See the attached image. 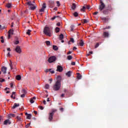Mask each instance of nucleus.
<instances>
[{"instance_id": "nucleus-29", "label": "nucleus", "mask_w": 128, "mask_h": 128, "mask_svg": "<svg viewBox=\"0 0 128 128\" xmlns=\"http://www.w3.org/2000/svg\"><path fill=\"white\" fill-rule=\"evenodd\" d=\"M32 32V30H28L26 32V34H28V36H30V32Z\"/></svg>"}, {"instance_id": "nucleus-60", "label": "nucleus", "mask_w": 128, "mask_h": 128, "mask_svg": "<svg viewBox=\"0 0 128 128\" xmlns=\"http://www.w3.org/2000/svg\"><path fill=\"white\" fill-rule=\"evenodd\" d=\"M77 48H76V47L74 46V47L73 48V50H77Z\"/></svg>"}, {"instance_id": "nucleus-57", "label": "nucleus", "mask_w": 128, "mask_h": 128, "mask_svg": "<svg viewBox=\"0 0 128 128\" xmlns=\"http://www.w3.org/2000/svg\"><path fill=\"white\" fill-rule=\"evenodd\" d=\"M24 96H25V94H22V95L20 96V97H21V98H24Z\"/></svg>"}, {"instance_id": "nucleus-14", "label": "nucleus", "mask_w": 128, "mask_h": 128, "mask_svg": "<svg viewBox=\"0 0 128 128\" xmlns=\"http://www.w3.org/2000/svg\"><path fill=\"white\" fill-rule=\"evenodd\" d=\"M50 72L51 74H54V70H52V69H46L45 70V72Z\"/></svg>"}, {"instance_id": "nucleus-38", "label": "nucleus", "mask_w": 128, "mask_h": 128, "mask_svg": "<svg viewBox=\"0 0 128 128\" xmlns=\"http://www.w3.org/2000/svg\"><path fill=\"white\" fill-rule=\"evenodd\" d=\"M6 7L8 8H12V4H6Z\"/></svg>"}, {"instance_id": "nucleus-47", "label": "nucleus", "mask_w": 128, "mask_h": 128, "mask_svg": "<svg viewBox=\"0 0 128 128\" xmlns=\"http://www.w3.org/2000/svg\"><path fill=\"white\" fill-rule=\"evenodd\" d=\"M99 46H100V44L96 43V46H95V48H98Z\"/></svg>"}, {"instance_id": "nucleus-32", "label": "nucleus", "mask_w": 128, "mask_h": 128, "mask_svg": "<svg viewBox=\"0 0 128 128\" xmlns=\"http://www.w3.org/2000/svg\"><path fill=\"white\" fill-rule=\"evenodd\" d=\"M86 8L85 6H83L82 8L80 9V11L81 12H84V10H86Z\"/></svg>"}, {"instance_id": "nucleus-36", "label": "nucleus", "mask_w": 128, "mask_h": 128, "mask_svg": "<svg viewBox=\"0 0 128 128\" xmlns=\"http://www.w3.org/2000/svg\"><path fill=\"white\" fill-rule=\"evenodd\" d=\"M60 38L62 40L64 39V34H60Z\"/></svg>"}, {"instance_id": "nucleus-24", "label": "nucleus", "mask_w": 128, "mask_h": 128, "mask_svg": "<svg viewBox=\"0 0 128 128\" xmlns=\"http://www.w3.org/2000/svg\"><path fill=\"white\" fill-rule=\"evenodd\" d=\"M77 74H78L77 78H78V80H81L82 79V75H80V74L78 73Z\"/></svg>"}, {"instance_id": "nucleus-30", "label": "nucleus", "mask_w": 128, "mask_h": 128, "mask_svg": "<svg viewBox=\"0 0 128 128\" xmlns=\"http://www.w3.org/2000/svg\"><path fill=\"white\" fill-rule=\"evenodd\" d=\"M10 67L11 70H13L14 69V66H12V61H10Z\"/></svg>"}, {"instance_id": "nucleus-59", "label": "nucleus", "mask_w": 128, "mask_h": 128, "mask_svg": "<svg viewBox=\"0 0 128 128\" xmlns=\"http://www.w3.org/2000/svg\"><path fill=\"white\" fill-rule=\"evenodd\" d=\"M98 14V12H94V14L96 15V14Z\"/></svg>"}, {"instance_id": "nucleus-53", "label": "nucleus", "mask_w": 128, "mask_h": 128, "mask_svg": "<svg viewBox=\"0 0 128 128\" xmlns=\"http://www.w3.org/2000/svg\"><path fill=\"white\" fill-rule=\"evenodd\" d=\"M39 108H40V110H44V107L42 106H39Z\"/></svg>"}, {"instance_id": "nucleus-58", "label": "nucleus", "mask_w": 128, "mask_h": 128, "mask_svg": "<svg viewBox=\"0 0 128 128\" xmlns=\"http://www.w3.org/2000/svg\"><path fill=\"white\" fill-rule=\"evenodd\" d=\"M0 42H2V44H4V39H2Z\"/></svg>"}, {"instance_id": "nucleus-64", "label": "nucleus", "mask_w": 128, "mask_h": 128, "mask_svg": "<svg viewBox=\"0 0 128 128\" xmlns=\"http://www.w3.org/2000/svg\"><path fill=\"white\" fill-rule=\"evenodd\" d=\"M54 10H58V8L56 7L54 8Z\"/></svg>"}, {"instance_id": "nucleus-35", "label": "nucleus", "mask_w": 128, "mask_h": 128, "mask_svg": "<svg viewBox=\"0 0 128 128\" xmlns=\"http://www.w3.org/2000/svg\"><path fill=\"white\" fill-rule=\"evenodd\" d=\"M45 88H46V90H48V88H50V84H46L45 85Z\"/></svg>"}, {"instance_id": "nucleus-9", "label": "nucleus", "mask_w": 128, "mask_h": 128, "mask_svg": "<svg viewBox=\"0 0 128 128\" xmlns=\"http://www.w3.org/2000/svg\"><path fill=\"white\" fill-rule=\"evenodd\" d=\"M54 118V114L52 113H50L48 116L49 122H52Z\"/></svg>"}, {"instance_id": "nucleus-50", "label": "nucleus", "mask_w": 128, "mask_h": 128, "mask_svg": "<svg viewBox=\"0 0 128 128\" xmlns=\"http://www.w3.org/2000/svg\"><path fill=\"white\" fill-rule=\"evenodd\" d=\"M0 30H4V26H2V25H0Z\"/></svg>"}, {"instance_id": "nucleus-45", "label": "nucleus", "mask_w": 128, "mask_h": 128, "mask_svg": "<svg viewBox=\"0 0 128 128\" xmlns=\"http://www.w3.org/2000/svg\"><path fill=\"white\" fill-rule=\"evenodd\" d=\"M30 102L31 104H34V100L32 98H31L30 100Z\"/></svg>"}, {"instance_id": "nucleus-18", "label": "nucleus", "mask_w": 128, "mask_h": 128, "mask_svg": "<svg viewBox=\"0 0 128 128\" xmlns=\"http://www.w3.org/2000/svg\"><path fill=\"white\" fill-rule=\"evenodd\" d=\"M90 22V20H86V19H84L82 20V24H88V22Z\"/></svg>"}, {"instance_id": "nucleus-11", "label": "nucleus", "mask_w": 128, "mask_h": 128, "mask_svg": "<svg viewBox=\"0 0 128 128\" xmlns=\"http://www.w3.org/2000/svg\"><path fill=\"white\" fill-rule=\"evenodd\" d=\"M12 34H14V30L11 29L8 32V38H10V36H12Z\"/></svg>"}, {"instance_id": "nucleus-54", "label": "nucleus", "mask_w": 128, "mask_h": 128, "mask_svg": "<svg viewBox=\"0 0 128 128\" xmlns=\"http://www.w3.org/2000/svg\"><path fill=\"white\" fill-rule=\"evenodd\" d=\"M56 26H60V22H58L56 24Z\"/></svg>"}, {"instance_id": "nucleus-15", "label": "nucleus", "mask_w": 128, "mask_h": 128, "mask_svg": "<svg viewBox=\"0 0 128 128\" xmlns=\"http://www.w3.org/2000/svg\"><path fill=\"white\" fill-rule=\"evenodd\" d=\"M18 106H20V104H16L15 103L14 104V105L12 106V108L14 109V108H18Z\"/></svg>"}, {"instance_id": "nucleus-16", "label": "nucleus", "mask_w": 128, "mask_h": 128, "mask_svg": "<svg viewBox=\"0 0 128 128\" xmlns=\"http://www.w3.org/2000/svg\"><path fill=\"white\" fill-rule=\"evenodd\" d=\"M11 124V122H10L9 120H6L4 121V124L6 125V124Z\"/></svg>"}, {"instance_id": "nucleus-26", "label": "nucleus", "mask_w": 128, "mask_h": 128, "mask_svg": "<svg viewBox=\"0 0 128 128\" xmlns=\"http://www.w3.org/2000/svg\"><path fill=\"white\" fill-rule=\"evenodd\" d=\"M101 19L104 22H106V21L108 20V19L106 18H101Z\"/></svg>"}, {"instance_id": "nucleus-13", "label": "nucleus", "mask_w": 128, "mask_h": 128, "mask_svg": "<svg viewBox=\"0 0 128 128\" xmlns=\"http://www.w3.org/2000/svg\"><path fill=\"white\" fill-rule=\"evenodd\" d=\"M108 32H103V36L104 38H108Z\"/></svg>"}, {"instance_id": "nucleus-21", "label": "nucleus", "mask_w": 128, "mask_h": 128, "mask_svg": "<svg viewBox=\"0 0 128 128\" xmlns=\"http://www.w3.org/2000/svg\"><path fill=\"white\" fill-rule=\"evenodd\" d=\"M79 44L80 46H84V40H80V42Z\"/></svg>"}, {"instance_id": "nucleus-28", "label": "nucleus", "mask_w": 128, "mask_h": 128, "mask_svg": "<svg viewBox=\"0 0 128 128\" xmlns=\"http://www.w3.org/2000/svg\"><path fill=\"white\" fill-rule=\"evenodd\" d=\"M73 16H74L75 18H76V16H78V12H74L73 13Z\"/></svg>"}, {"instance_id": "nucleus-49", "label": "nucleus", "mask_w": 128, "mask_h": 128, "mask_svg": "<svg viewBox=\"0 0 128 128\" xmlns=\"http://www.w3.org/2000/svg\"><path fill=\"white\" fill-rule=\"evenodd\" d=\"M14 44H20V41L18 40H16L14 42Z\"/></svg>"}, {"instance_id": "nucleus-6", "label": "nucleus", "mask_w": 128, "mask_h": 128, "mask_svg": "<svg viewBox=\"0 0 128 128\" xmlns=\"http://www.w3.org/2000/svg\"><path fill=\"white\" fill-rule=\"evenodd\" d=\"M108 10L110 12L112 10V7H110V8H109L108 9L104 10H103L104 14H108Z\"/></svg>"}, {"instance_id": "nucleus-27", "label": "nucleus", "mask_w": 128, "mask_h": 128, "mask_svg": "<svg viewBox=\"0 0 128 128\" xmlns=\"http://www.w3.org/2000/svg\"><path fill=\"white\" fill-rule=\"evenodd\" d=\"M26 118L28 120H30V118H32V114H28L27 116H26Z\"/></svg>"}, {"instance_id": "nucleus-37", "label": "nucleus", "mask_w": 128, "mask_h": 128, "mask_svg": "<svg viewBox=\"0 0 128 128\" xmlns=\"http://www.w3.org/2000/svg\"><path fill=\"white\" fill-rule=\"evenodd\" d=\"M16 118L18 120H19V122H22V118L18 116L16 117Z\"/></svg>"}, {"instance_id": "nucleus-1", "label": "nucleus", "mask_w": 128, "mask_h": 128, "mask_svg": "<svg viewBox=\"0 0 128 128\" xmlns=\"http://www.w3.org/2000/svg\"><path fill=\"white\" fill-rule=\"evenodd\" d=\"M44 34L46 36H50L52 34V30L48 26H45L44 30Z\"/></svg>"}, {"instance_id": "nucleus-4", "label": "nucleus", "mask_w": 128, "mask_h": 128, "mask_svg": "<svg viewBox=\"0 0 128 128\" xmlns=\"http://www.w3.org/2000/svg\"><path fill=\"white\" fill-rule=\"evenodd\" d=\"M27 4L29 6L30 10H34L35 8H36V6H34V5L32 4V2L28 1L27 2Z\"/></svg>"}, {"instance_id": "nucleus-42", "label": "nucleus", "mask_w": 128, "mask_h": 128, "mask_svg": "<svg viewBox=\"0 0 128 128\" xmlns=\"http://www.w3.org/2000/svg\"><path fill=\"white\" fill-rule=\"evenodd\" d=\"M5 80L4 78H0V82H5Z\"/></svg>"}, {"instance_id": "nucleus-22", "label": "nucleus", "mask_w": 128, "mask_h": 128, "mask_svg": "<svg viewBox=\"0 0 128 128\" xmlns=\"http://www.w3.org/2000/svg\"><path fill=\"white\" fill-rule=\"evenodd\" d=\"M14 118L16 116V114H10L8 115V118Z\"/></svg>"}, {"instance_id": "nucleus-41", "label": "nucleus", "mask_w": 128, "mask_h": 128, "mask_svg": "<svg viewBox=\"0 0 128 128\" xmlns=\"http://www.w3.org/2000/svg\"><path fill=\"white\" fill-rule=\"evenodd\" d=\"M22 92H23V94H26V90H24V89H22Z\"/></svg>"}, {"instance_id": "nucleus-61", "label": "nucleus", "mask_w": 128, "mask_h": 128, "mask_svg": "<svg viewBox=\"0 0 128 128\" xmlns=\"http://www.w3.org/2000/svg\"><path fill=\"white\" fill-rule=\"evenodd\" d=\"M43 103L44 104H46V100H44L43 101Z\"/></svg>"}, {"instance_id": "nucleus-48", "label": "nucleus", "mask_w": 128, "mask_h": 128, "mask_svg": "<svg viewBox=\"0 0 128 128\" xmlns=\"http://www.w3.org/2000/svg\"><path fill=\"white\" fill-rule=\"evenodd\" d=\"M110 26H108L104 28V30H110Z\"/></svg>"}, {"instance_id": "nucleus-7", "label": "nucleus", "mask_w": 128, "mask_h": 128, "mask_svg": "<svg viewBox=\"0 0 128 128\" xmlns=\"http://www.w3.org/2000/svg\"><path fill=\"white\" fill-rule=\"evenodd\" d=\"M16 52H18V54H20L22 52V49L20 48V46H17L16 48Z\"/></svg>"}, {"instance_id": "nucleus-52", "label": "nucleus", "mask_w": 128, "mask_h": 128, "mask_svg": "<svg viewBox=\"0 0 128 128\" xmlns=\"http://www.w3.org/2000/svg\"><path fill=\"white\" fill-rule=\"evenodd\" d=\"M86 8H87V10H90V6H86Z\"/></svg>"}, {"instance_id": "nucleus-44", "label": "nucleus", "mask_w": 128, "mask_h": 128, "mask_svg": "<svg viewBox=\"0 0 128 128\" xmlns=\"http://www.w3.org/2000/svg\"><path fill=\"white\" fill-rule=\"evenodd\" d=\"M58 16H54V17L52 18V20H56V18H58Z\"/></svg>"}, {"instance_id": "nucleus-46", "label": "nucleus", "mask_w": 128, "mask_h": 128, "mask_svg": "<svg viewBox=\"0 0 128 128\" xmlns=\"http://www.w3.org/2000/svg\"><path fill=\"white\" fill-rule=\"evenodd\" d=\"M92 51H90L88 52V54H87V56H90V54H92Z\"/></svg>"}, {"instance_id": "nucleus-55", "label": "nucleus", "mask_w": 128, "mask_h": 128, "mask_svg": "<svg viewBox=\"0 0 128 128\" xmlns=\"http://www.w3.org/2000/svg\"><path fill=\"white\" fill-rule=\"evenodd\" d=\"M71 64H72V66H75L76 65V62H72Z\"/></svg>"}, {"instance_id": "nucleus-40", "label": "nucleus", "mask_w": 128, "mask_h": 128, "mask_svg": "<svg viewBox=\"0 0 128 128\" xmlns=\"http://www.w3.org/2000/svg\"><path fill=\"white\" fill-rule=\"evenodd\" d=\"M57 6H60V1H56V2Z\"/></svg>"}, {"instance_id": "nucleus-3", "label": "nucleus", "mask_w": 128, "mask_h": 128, "mask_svg": "<svg viewBox=\"0 0 128 128\" xmlns=\"http://www.w3.org/2000/svg\"><path fill=\"white\" fill-rule=\"evenodd\" d=\"M104 8H106V4H104L102 0H100V4L99 5L98 10L100 12H102L104 9Z\"/></svg>"}, {"instance_id": "nucleus-34", "label": "nucleus", "mask_w": 128, "mask_h": 128, "mask_svg": "<svg viewBox=\"0 0 128 128\" xmlns=\"http://www.w3.org/2000/svg\"><path fill=\"white\" fill-rule=\"evenodd\" d=\"M60 28H58V27H56L55 29L56 32H60Z\"/></svg>"}, {"instance_id": "nucleus-2", "label": "nucleus", "mask_w": 128, "mask_h": 128, "mask_svg": "<svg viewBox=\"0 0 128 128\" xmlns=\"http://www.w3.org/2000/svg\"><path fill=\"white\" fill-rule=\"evenodd\" d=\"M62 84L60 82H59L58 81L56 82L55 84L53 86V90H54L55 92H58V90H60V88Z\"/></svg>"}, {"instance_id": "nucleus-17", "label": "nucleus", "mask_w": 128, "mask_h": 128, "mask_svg": "<svg viewBox=\"0 0 128 128\" xmlns=\"http://www.w3.org/2000/svg\"><path fill=\"white\" fill-rule=\"evenodd\" d=\"M76 4L74 3H73L72 6V10H76Z\"/></svg>"}, {"instance_id": "nucleus-51", "label": "nucleus", "mask_w": 128, "mask_h": 128, "mask_svg": "<svg viewBox=\"0 0 128 128\" xmlns=\"http://www.w3.org/2000/svg\"><path fill=\"white\" fill-rule=\"evenodd\" d=\"M70 31L72 32L74 30V26H70Z\"/></svg>"}, {"instance_id": "nucleus-10", "label": "nucleus", "mask_w": 128, "mask_h": 128, "mask_svg": "<svg viewBox=\"0 0 128 128\" xmlns=\"http://www.w3.org/2000/svg\"><path fill=\"white\" fill-rule=\"evenodd\" d=\"M46 8V4H44L42 6V8L39 10V12H44V8Z\"/></svg>"}, {"instance_id": "nucleus-23", "label": "nucleus", "mask_w": 128, "mask_h": 128, "mask_svg": "<svg viewBox=\"0 0 128 128\" xmlns=\"http://www.w3.org/2000/svg\"><path fill=\"white\" fill-rule=\"evenodd\" d=\"M66 76H68L70 78L72 76V72L69 71L66 73Z\"/></svg>"}, {"instance_id": "nucleus-25", "label": "nucleus", "mask_w": 128, "mask_h": 128, "mask_svg": "<svg viewBox=\"0 0 128 128\" xmlns=\"http://www.w3.org/2000/svg\"><path fill=\"white\" fill-rule=\"evenodd\" d=\"M53 50H58V48L56 46H53Z\"/></svg>"}, {"instance_id": "nucleus-56", "label": "nucleus", "mask_w": 128, "mask_h": 128, "mask_svg": "<svg viewBox=\"0 0 128 128\" xmlns=\"http://www.w3.org/2000/svg\"><path fill=\"white\" fill-rule=\"evenodd\" d=\"M30 126V123L27 124V125L26 126V128H28V126Z\"/></svg>"}, {"instance_id": "nucleus-20", "label": "nucleus", "mask_w": 128, "mask_h": 128, "mask_svg": "<svg viewBox=\"0 0 128 128\" xmlns=\"http://www.w3.org/2000/svg\"><path fill=\"white\" fill-rule=\"evenodd\" d=\"M16 78L17 80H22V76L20 75H18L16 76Z\"/></svg>"}, {"instance_id": "nucleus-43", "label": "nucleus", "mask_w": 128, "mask_h": 128, "mask_svg": "<svg viewBox=\"0 0 128 128\" xmlns=\"http://www.w3.org/2000/svg\"><path fill=\"white\" fill-rule=\"evenodd\" d=\"M70 42H72V44H74V38H70Z\"/></svg>"}, {"instance_id": "nucleus-39", "label": "nucleus", "mask_w": 128, "mask_h": 128, "mask_svg": "<svg viewBox=\"0 0 128 128\" xmlns=\"http://www.w3.org/2000/svg\"><path fill=\"white\" fill-rule=\"evenodd\" d=\"M46 46H50V41H46Z\"/></svg>"}, {"instance_id": "nucleus-62", "label": "nucleus", "mask_w": 128, "mask_h": 128, "mask_svg": "<svg viewBox=\"0 0 128 128\" xmlns=\"http://www.w3.org/2000/svg\"><path fill=\"white\" fill-rule=\"evenodd\" d=\"M60 110L61 112H64V108H60Z\"/></svg>"}, {"instance_id": "nucleus-8", "label": "nucleus", "mask_w": 128, "mask_h": 128, "mask_svg": "<svg viewBox=\"0 0 128 128\" xmlns=\"http://www.w3.org/2000/svg\"><path fill=\"white\" fill-rule=\"evenodd\" d=\"M62 70H64V68H62V66H57L56 72H62Z\"/></svg>"}, {"instance_id": "nucleus-5", "label": "nucleus", "mask_w": 128, "mask_h": 128, "mask_svg": "<svg viewBox=\"0 0 128 128\" xmlns=\"http://www.w3.org/2000/svg\"><path fill=\"white\" fill-rule=\"evenodd\" d=\"M56 57L55 56H52L48 59V62L50 64L54 62H56Z\"/></svg>"}, {"instance_id": "nucleus-31", "label": "nucleus", "mask_w": 128, "mask_h": 128, "mask_svg": "<svg viewBox=\"0 0 128 128\" xmlns=\"http://www.w3.org/2000/svg\"><path fill=\"white\" fill-rule=\"evenodd\" d=\"M68 60H72V56H68L67 57Z\"/></svg>"}, {"instance_id": "nucleus-33", "label": "nucleus", "mask_w": 128, "mask_h": 128, "mask_svg": "<svg viewBox=\"0 0 128 128\" xmlns=\"http://www.w3.org/2000/svg\"><path fill=\"white\" fill-rule=\"evenodd\" d=\"M56 110H57L56 109H52V112H50V113L53 114H54V112H56Z\"/></svg>"}, {"instance_id": "nucleus-63", "label": "nucleus", "mask_w": 128, "mask_h": 128, "mask_svg": "<svg viewBox=\"0 0 128 128\" xmlns=\"http://www.w3.org/2000/svg\"><path fill=\"white\" fill-rule=\"evenodd\" d=\"M7 50H8V52H10V48H7Z\"/></svg>"}, {"instance_id": "nucleus-19", "label": "nucleus", "mask_w": 128, "mask_h": 128, "mask_svg": "<svg viewBox=\"0 0 128 128\" xmlns=\"http://www.w3.org/2000/svg\"><path fill=\"white\" fill-rule=\"evenodd\" d=\"M56 82H60V80H62V77L60 76H58L56 78Z\"/></svg>"}, {"instance_id": "nucleus-12", "label": "nucleus", "mask_w": 128, "mask_h": 128, "mask_svg": "<svg viewBox=\"0 0 128 128\" xmlns=\"http://www.w3.org/2000/svg\"><path fill=\"white\" fill-rule=\"evenodd\" d=\"M8 70V68H6V67L5 66H2V72L4 74H6V70Z\"/></svg>"}]
</instances>
